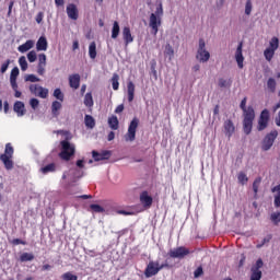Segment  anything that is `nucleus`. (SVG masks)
<instances>
[{
  "label": "nucleus",
  "instance_id": "nucleus-1",
  "mask_svg": "<svg viewBox=\"0 0 280 280\" xmlns=\"http://www.w3.org/2000/svg\"><path fill=\"white\" fill-rule=\"evenodd\" d=\"M163 19V3L158 4L154 13H151L149 18V27H151L154 36L159 34V27H161Z\"/></svg>",
  "mask_w": 280,
  "mask_h": 280
},
{
  "label": "nucleus",
  "instance_id": "nucleus-2",
  "mask_svg": "<svg viewBox=\"0 0 280 280\" xmlns=\"http://www.w3.org/2000/svg\"><path fill=\"white\" fill-rule=\"evenodd\" d=\"M253 121H255V108L247 106V109L243 110V132L250 135L253 132Z\"/></svg>",
  "mask_w": 280,
  "mask_h": 280
},
{
  "label": "nucleus",
  "instance_id": "nucleus-3",
  "mask_svg": "<svg viewBox=\"0 0 280 280\" xmlns=\"http://www.w3.org/2000/svg\"><path fill=\"white\" fill-rule=\"evenodd\" d=\"M75 156V144L70 143L67 140L60 141V152H59V159L61 161H71Z\"/></svg>",
  "mask_w": 280,
  "mask_h": 280
},
{
  "label": "nucleus",
  "instance_id": "nucleus-4",
  "mask_svg": "<svg viewBox=\"0 0 280 280\" xmlns=\"http://www.w3.org/2000/svg\"><path fill=\"white\" fill-rule=\"evenodd\" d=\"M14 156V147H12V143H7L4 153L0 155V161L3 163L5 170H14V161H12Z\"/></svg>",
  "mask_w": 280,
  "mask_h": 280
},
{
  "label": "nucleus",
  "instance_id": "nucleus-5",
  "mask_svg": "<svg viewBox=\"0 0 280 280\" xmlns=\"http://www.w3.org/2000/svg\"><path fill=\"white\" fill-rule=\"evenodd\" d=\"M277 137H279V131L272 130L269 133L265 136L262 139L261 150L264 152H268L272 145H275V141L277 140Z\"/></svg>",
  "mask_w": 280,
  "mask_h": 280
},
{
  "label": "nucleus",
  "instance_id": "nucleus-6",
  "mask_svg": "<svg viewBox=\"0 0 280 280\" xmlns=\"http://www.w3.org/2000/svg\"><path fill=\"white\" fill-rule=\"evenodd\" d=\"M207 44L202 38L199 39V47L197 49L196 58L199 62H209V58H211V54L207 50Z\"/></svg>",
  "mask_w": 280,
  "mask_h": 280
},
{
  "label": "nucleus",
  "instance_id": "nucleus-7",
  "mask_svg": "<svg viewBox=\"0 0 280 280\" xmlns=\"http://www.w3.org/2000/svg\"><path fill=\"white\" fill-rule=\"evenodd\" d=\"M268 124H270V112L268 109H262L258 117V132H262V130H266V128H268Z\"/></svg>",
  "mask_w": 280,
  "mask_h": 280
},
{
  "label": "nucleus",
  "instance_id": "nucleus-8",
  "mask_svg": "<svg viewBox=\"0 0 280 280\" xmlns=\"http://www.w3.org/2000/svg\"><path fill=\"white\" fill-rule=\"evenodd\" d=\"M137 128H139V118L135 117L129 124L125 141H135L137 139Z\"/></svg>",
  "mask_w": 280,
  "mask_h": 280
},
{
  "label": "nucleus",
  "instance_id": "nucleus-9",
  "mask_svg": "<svg viewBox=\"0 0 280 280\" xmlns=\"http://www.w3.org/2000/svg\"><path fill=\"white\" fill-rule=\"evenodd\" d=\"M261 268H264V260L261 258H258L256 260V264L253 265L250 268V280H261Z\"/></svg>",
  "mask_w": 280,
  "mask_h": 280
},
{
  "label": "nucleus",
  "instance_id": "nucleus-10",
  "mask_svg": "<svg viewBox=\"0 0 280 280\" xmlns=\"http://www.w3.org/2000/svg\"><path fill=\"white\" fill-rule=\"evenodd\" d=\"M189 248L185 247V246H179L177 248H173L168 252V257H171L172 259H185V257H187V255H189Z\"/></svg>",
  "mask_w": 280,
  "mask_h": 280
},
{
  "label": "nucleus",
  "instance_id": "nucleus-11",
  "mask_svg": "<svg viewBox=\"0 0 280 280\" xmlns=\"http://www.w3.org/2000/svg\"><path fill=\"white\" fill-rule=\"evenodd\" d=\"M30 92L32 93V95L40 97L42 100H47V97L49 96V90L38 84H31Z\"/></svg>",
  "mask_w": 280,
  "mask_h": 280
},
{
  "label": "nucleus",
  "instance_id": "nucleus-12",
  "mask_svg": "<svg viewBox=\"0 0 280 280\" xmlns=\"http://www.w3.org/2000/svg\"><path fill=\"white\" fill-rule=\"evenodd\" d=\"M139 200L144 211L151 209L154 202V199L152 198V196H150V192H148V190H143L142 192H140Z\"/></svg>",
  "mask_w": 280,
  "mask_h": 280
},
{
  "label": "nucleus",
  "instance_id": "nucleus-13",
  "mask_svg": "<svg viewBox=\"0 0 280 280\" xmlns=\"http://www.w3.org/2000/svg\"><path fill=\"white\" fill-rule=\"evenodd\" d=\"M159 272H161V268H159V261H149L144 270V276L147 277V279H150V277L159 275Z\"/></svg>",
  "mask_w": 280,
  "mask_h": 280
},
{
  "label": "nucleus",
  "instance_id": "nucleus-14",
  "mask_svg": "<svg viewBox=\"0 0 280 280\" xmlns=\"http://www.w3.org/2000/svg\"><path fill=\"white\" fill-rule=\"evenodd\" d=\"M66 12L68 14V18L71 19V21H78V18L80 16L78 5H75L74 3H69L66 8Z\"/></svg>",
  "mask_w": 280,
  "mask_h": 280
},
{
  "label": "nucleus",
  "instance_id": "nucleus-15",
  "mask_svg": "<svg viewBox=\"0 0 280 280\" xmlns=\"http://www.w3.org/2000/svg\"><path fill=\"white\" fill-rule=\"evenodd\" d=\"M223 128L228 139H231L233 135H235V125L233 124V120L231 119L225 120Z\"/></svg>",
  "mask_w": 280,
  "mask_h": 280
},
{
  "label": "nucleus",
  "instance_id": "nucleus-16",
  "mask_svg": "<svg viewBox=\"0 0 280 280\" xmlns=\"http://www.w3.org/2000/svg\"><path fill=\"white\" fill-rule=\"evenodd\" d=\"M122 39L125 42L126 47H128L130 43L135 42V37L132 36V33L128 26H125L122 28Z\"/></svg>",
  "mask_w": 280,
  "mask_h": 280
},
{
  "label": "nucleus",
  "instance_id": "nucleus-17",
  "mask_svg": "<svg viewBox=\"0 0 280 280\" xmlns=\"http://www.w3.org/2000/svg\"><path fill=\"white\" fill-rule=\"evenodd\" d=\"M242 47L243 44L240 43L235 52V60L238 65V69H244V55L242 54Z\"/></svg>",
  "mask_w": 280,
  "mask_h": 280
},
{
  "label": "nucleus",
  "instance_id": "nucleus-18",
  "mask_svg": "<svg viewBox=\"0 0 280 280\" xmlns=\"http://www.w3.org/2000/svg\"><path fill=\"white\" fill-rule=\"evenodd\" d=\"M92 156L94 161H107V159H110V151H103V152H97V151H92Z\"/></svg>",
  "mask_w": 280,
  "mask_h": 280
},
{
  "label": "nucleus",
  "instance_id": "nucleus-19",
  "mask_svg": "<svg viewBox=\"0 0 280 280\" xmlns=\"http://www.w3.org/2000/svg\"><path fill=\"white\" fill-rule=\"evenodd\" d=\"M69 86L74 91H78V89H80V75L78 73L69 75Z\"/></svg>",
  "mask_w": 280,
  "mask_h": 280
},
{
  "label": "nucleus",
  "instance_id": "nucleus-20",
  "mask_svg": "<svg viewBox=\"0 0 280 280\" xmlns=\"http://www.w3.org/2000/svg\"><path fill=\"white\" fill-rule=\"evenodd\" d=\"M19 73H20L19 67H14L11 70V73H10V84H11L12 89H16L18 88L16 78H19Z\"/></svg>",
  "mask_w": 280,
  "mask_h": 280
},
{
  "label": "nucleus",
  "instance_id": "nucleus-21",
  "mask_svg": "<svg viewBox=\"0 0 280 280\" xmlns=\"http://www.w3.org/2000/svg\"><path fill=\"white\" fill-rule=\"evenodd\" d=\"M13 110L18 114V117L25 115V104L21 101L14 103Z\"/></svg>",
  "mask_w": 280,
  "mask_h": 280
},
{
  "label": "nucleus",
  "instance_id": "nucleus-22",
  "mask_svg": "<svg viewBox=\"0 0 280 280\" xmlns=\"http://www.w3.org/2000/svg\"><path fill=\"white\" fill-rule=\"evenodd\" d=\"M127 95L129 103L135 101V83L132 81L127 83Z\"/></svg>",
  "mask_w": 280,
  "mask_h": 280
},
{
  "label": "nucleus",
  "instance_id": "nucleus-23",
  "mask_svg": "<svg viewBox=\"0 0 280 280\" xmlns=\"http://www.w3.org/2000/svg\"><path fill=\"white\" fill-rule=\"evenodd\" d=\"M47 38L45 36L39 37L36 44L37 51H47Z\"/></svg>",
  "mask_w": 280,
  "mask_h": 280
},
{
  "label": "nucleus",
  "instance_id": "nucleus-24",
  "mask_svg": "<svg viewBox=\"0 0 280 280\" xmlns=\"http://www.w3.org/2000/svg\"><path fill=\"white\" fill-rule=\"evenodd\" d=\"M32 47H34V40L28 39V40H26L24 44L20 45V46L18 47V50H19L21 54H25V51H30V49H32Z\"/></svg>",
  "mask_w": 280,
  "mask_h": 280
},
{
  "label": "nucleus",
  "instance_id": "nucleus-25",
  "mask_svg": "<svg viewBox=\"0 0 280 280\" xmlns=\"http://www.w3.org/2000/svg\"><path fill=\"white\" fill-rule=\"evenodd\" d=\"M62 108V103L58 101H54L51 104V113L54 117H58L60 115V109Z\"/></svg>",
  "mask_w": 280,
  "mask_h": 280
},
{
  "label": "nucleus",
  "instance_id": "nucleus-26",
  "mask_svg": "<svg viewBox=\"0 0 280 280\" xmlns=\"http://www.w3.org/2000/svg\"><path fill=\"white\" fill-rule=\"evenodd\" d=\"M108 126L112 130H119V119L113 115L108 118Z\"/></svg>",
  "mask_w": 280,
  "mask_h": 280
},
{
  "label": "nucleus",
  "instance_id": "nucleus-27",
  "mask_svg": "<svg viewBox=\"0 0 280 280\" xmlns=\"http://www.w3.org/2000/svg\"><path fill=\"white\" fill-rule=\"evenodd\" d=\"M89 56L92 60L97 58V44L95 42H92L89 46Z\"/></svg>",
  "mask_w": 280,
  "mask_h": 280
},
{
  "label": "nucleus",
  "instance_id": "nucleus-28",
  "mask_svg": "<svg viewBox=\"0 0 280 280\" xmlns=\"http://www.w3.org/2000/svg\"><path fill=\"white\" fill-rule=\"evenodd\" d=\"M164 56L165 58H168V60H174V47H172V44L165 45Z\"/></svg>",
  "mask_w": 280,
  "mask_h": 280
},
{
  "label": "nucleus",
  "instance_id": "nucleus-29",
  "mask_svg": "<svg viewBox=\"0 0 280 280\" xmlns=\"http://www.w3.org/2000/svg\"><path fill=\"white\" fill-rule=\"evenodd\" d=\"M83 104L88 107V108H93V94L91 92H88L84 96V101Z\"/></svg>",
  "mask_w": 280,
  "mask_h": 280
},
{
  "label": "nucleus",
  "instance_id": "nucleus-30",
  "mask_svg": "<svg viewBox=\"0 0 280 280\" xmlns=\"http://www.w3.org/2000/svg\"><path fill=\"white\" fill-rule=\"evenodd\" d=\"M42 174H51L56 172V163H50L40 168Z\"/></svg>",
  "mask_w": 280,
  "mask_h": 280
},
{
  "label": "nucleus",
  "instance_id": "nucleus-31",
  "mask_svg": "<svg viewBox=\"0 0 280 280\" xmlns=\"http://www.w3.org/2000/svg\"><path fill=\"white\" fill-rule=\"evenodd\" d=\"M267 89L270 91V93H275V91H277V81L269 78L267 81Z\"/></svg>",
  "mask_w": 280,
  "mask_h": 280
},
{
  "label": "nucleus",
  "instance_id": "nucleus-32",
  "mask_svg": "<svg viewBox=\"0 0 280 280\" xmlns=\"http://www.w3.org/2000/svg\"><path fill=\"white\" fill-rule=\"evenodd\" d=\"M268 49H272L273 51L279 49V37H272L270 39Z\"/></svg>",
  "mask_w": 280,
  "mask_h": 280
},
{
  "label": "nucleus",
  "instance_id": "nucleus-33",
  "mask_svg": "<svg viewBox=\"0 0 280 280\" xmlns=\"http://www.w3.org/2000/svg\"><path fill=\"white\" fill-rule=\"evenodd\" d=\"M231 84H233V81H231V79H219L220 89H231Z\"/></svg>",
  "mask_w": 280,
  "mask_h": 280
},
{
  "label": "nucleus",
  "instance_id": "nucleus-34",
  "mask_svg": "<svg viewBox=\"0 0 280 280\" xmlns=\"http://www.w3.org/2000/svg\"><path fill=\"white\" fill-rule=\"evenodd\" d=\"M112 86L114 91H119V74L114 73L112 77Z\"/></svg>",
  "mask_w": 280,
  "mask_h": 280
},
{
  "label": "nucleus",
  "instance_id": "nucleus-35",
  "mask_svg": "<svg viewBox=\"0 0 280 280\" xmlns=\"http://www.w3.org/2000/svg\"><path fill=\"white\" fill-rule=\"evenodd\" d=\"M85 126L86 128H95V118L91 115H85Z\"/></svg>",
  "mask_w": 280,
  "mask_h": 280
},
{
  "label": "nucleus",
  "instance_id": "nucleus-36",
  "mask_svg": "<svg viewBox=\"0 0 280 280\" xmlns=\"http://www.w3.org/2000/svg\"><path fill=\"white\" fill-rule=\"evenodd\" d=\"M275 51L276 50H273L272 48L265 49L264 56L268 62H270V60H272V58H275Z\"/></svg>",
  "mask_w": 280,
  "mask_h": 280
},
{
  "label": "nucleus",
  "instance_id": "nucleus-37",
  "mask_svg": "<svg viewBox=\"0 0 280 280\" xmlns=\"http://www.w3.org/2000/svg\"><path fill=\"white\" fill-rule=\"evenodd\" d=\"M119 36V22L115 21L112 28V38H117Z\"/></svg>",
  "mask_w": 280,
  "mask_h": 280
},
{
  "label": "nucleus",
  "instance_id": "nucleus-38",
  "mask_svg": "<svg viewBox=\"0 0 280 280\" xmlns=\"http://www.w3.org/2000/svg\"><path fill=\"white\" fill-rule=\"evenodd\" d=\"M20 261L25 262V261H34V254L30 253H23L20 256Z\"/></svg>",
  "mask_w": 280,
  "mask_h": 280
},
{
  "label": "nucleus",
  "instance_id": "nucleus-39",
  "mask_svg": "<svg viewBox=\"0 0 280 280\" xmlns=\"http://www.w3.org/2000/svg\"><path fill=\"white\" fill-rule=\"evenodd\" d=\"M259 185H261V177H256L253 183V191L255 196L259 192Z\"/></svg>",
  "mask_w": 280,
  "mask_h": 280
},
{
  "label": "nucleus",
  "instance_id": "nucleus-40",
  "mask_svg": "<svg viewBox=\"0 0 280 280\" xmlns=\"http://www.w3.org/2000/svg\"><path fill=\"white\" fill-rule=\"evenodd\" d=\"M237 180L241 185H246V183H248V176H246V173L240 172L237 175Z\"/></svg>",
  "mask_w": 280,
  "mask_h": 280
},
{
  "label": "nucleus",
  "instance_id": "nucleus-41",
  "mask_svg": "<svg viewBox=\"0 0 280 280\" xmlns=\"http://www.w3.org/2000/svg\"><path fill=\"white\" fill-rule=\"evenodd\" d=\"M58 135H62V137L65 138L63 141H71V139H73V135L67 130H59Z\"/></svg>",
  "mask_w": 280,
  "mask_h": 280
},
{
  "label": "nucleus",
  "instance_id": "nucleus-42",
  "mask_svg": "<svg viewBox=\"0 0 280 280\" xmlns=\"http://www.w3.org/2000/svg\"><path fill=\"white\" fill-rule=\"evenodd\" d=\"M54 97H56V100H59V102H65V94L62 93V90H60V89H55Z\"/></svg>",
  "mask_w": 280,
  "mask_h": 280
},
{
  "label": "nucleus",
  "instance_id": "nucleus-43",
  "mask_svg": "<svg viewBox=\"0 0 280 280\" xmlns=\"http://www.w3.org/2000/svg\"><path fill=\"white\" fill-rule=\"evenodd\" d=\"M90 209H92V211H94V213H104V207L97 205V203H92L90 205Z\"/></svg>",
  "mask_w": 280,
  "mask_h": 280
},
{
  "label": "nucleus",
  "instance_id": "nucleus-44",
  "mask_svg": "<svg viewBox=\"0 0 280 280\" xmlns=\"http://www.w3.org/2000/svg\"><path fill=\"white\" fill-rule=\"evenodd\" d=\"M62 280H78V276L73 275L71 271L65 272L61 276Z\"/></svg>",
  "mask_w": 280,
  "mask_h": 280
},
{
  "label": "nucleus",
  "instance_id": "nucleus-45",
  "mask_svg": "<svg viewBox=\"0 0 280 280\" xmlns=\"http://www.w3.org/2000/svg\"><path fill=\"white\" fill-rule=\"evenodd\" d=\"M19 65L23 71H27V59H25V56L19 58Z\"/></svg>",
  "mask_w": 280,
  "mask_h": 280
},
{
  "label": "nucleus",
  "instance_id": "nucleus-46",
  "mask_svg": "<svg viewBox=\"0 0 280 280\" xmlns=\"http://www.w3.org/2000/svg\"><path fill=\"white\" fill-rule=\"evenodd\" d=\"M25 82H40V79L36 74H27L24 78Z\"/></svg>",
  "mask_w": 280,
  "mask_h": 280
},
{
  "label": "nucleus",
  "instance_id": "nucleus-47",
  "mask_svg": "<svg viewBox=\"0 0 280 280\" xmlns=\"http://www.w3.org/2000/svg\"><path fill=\"white\" fill-rule=\"evenodd\" d=\"M250 12H253V1L247 0L245 4V14L250 15Z\"/></svg>",
  "mask_w": 280,
  "mask_h": 280
},
{
  "label": "nucleus",
  "instance_id": "nucleus-48",
  "mask_svg": "<svg viewBox=\"0 0 280 280\" xmlns=\"http://www.w3.org/2000/svg\"><path fill=\"white\" fill-rule=\"evenodd\" d=\"M40 104V101L38 98H31L30 100V106L33 108V110H36Z\"/></svg>",
  "mask_w": 280,
  "mask_h": 280
},
{
  "label": "nucleus",
  "instance_id": "nucleus-49",
  "mask_svg": "<svg viewBox=\"0 0 280 280\" xmlns=\"http://www.w3.org/2000/svg\"><path fill=\"white\" fill-rule=\"evenodd\" d=\"M38 65L47 66V55L45 54L38 55Z\"/></svg>",
  "mask_w": 280,
  "mask_h": 280
},
{
  "label": "nucleus",
  "instance_id": "nucleus-50",
  "mask_svg": "<svg viewBox=\"0 0 280 280\" xmlns=\"http://www.w3.org/2000/svg\"><path fill=\"white\" fill-rule=\"evenodd\" d=\"M28 62H36V51L32 50L27 54Z\"/></svg>",
  "mask_w": 280,
  "mask_h": 280
},
{
  "label": "nucleus",
  "instance_id": "nucleus-51",
  "mask_svg": "<svg viewBox=\"0 0 280 280\" xmlns=\"http://www.w3.org/2000/svg\"><path fill=\"white\" fill-rule=\"evenodd\" d=\"M202 275H205V271H203L202 267H198V268L194 271V277H195V279H198V277H202Z\"/></svg>",
  "mask_w": 280,
  "mask_h": 280
},
{
  "label": "nucleus",
  "instance_id": "nucleus-52",
  "mask_svg": "<svg viewBox=\"0 0 280 280\" xmlns=\"http://www.w3.org/2000/svg\"><path fill=\"white\" fill-rule=\"evenodd\" d=\"M270 240H272V234H268L261 242V244L257 245V248H261V246H264L265 244H268V242H270Z\"/></svg>",
  "mask_w": 280,
  "mask_h": 280
},
{
  "label": "nucleus",
  "instance_id": "nucleus-53",
  "mask_svg": "<svg viewBox=\"0 0 280 280\" xmlns=\"http://www.w3.org/2000/svg\"><path fill=\"white\" fill-rule=\"evenodd\" d=\"M12 244H13V246H19V244H21L22 246H25L27 244V242H25V241H23L21 238H14L12 241Z\"/></svg>",
  "mask_w": 280,
  "mask_h": 280
},
{
  "label": "nucleus",
  "instance_id": "nucleus-54",
  "mask_svg": "<svg viewBox=\"0 0 280 280\" xmlns=\"http://www.w3.org/2000/svg\"><path fill=\"white\" fill-rule=\"evenodd\" d=\"M246 102H248V98L247 97H244L242 101H241V104H240V108L241 110H247L248 107L246 106Z\"/></svg>",
  "mask_w": 280,
  "mask_h": 280
},
{
  "label": "nucleus",
  "instance_id": "nucleus-55",
  "mask_svg": "<svg viewBox=\"0 0 280 280\" xmlns=\"http://www.w3.org/2000/svg\"><path fill=\"white\" fill-rule=\"evenodd\" d=\"M8 67H10V59H8L4 63H2L1 66V73H5V71H8Z\"/></svg>",
  "mask_w": 280,
  "mask_h": 280
},
{
  "label": "nucleus",
  "instance_id": "nucleus-56",
  "mask_svg": "<svg viewBox=\"0 0 280 280\" xmlns=\"http://www.w3.org/2000/svg\"><path fill=\"white\" fill-rule=\"evenodd\" d=\"M45 67H47V66L37 65V73H38V75H45Z\"/></svg>",
  "mask_w": 280,
  "mask_h": 280
},
{
  "label": "nucleus",
  "instance_id": "nucleus-57",
  "mask_svg": "<svg viewBox=\"0 0 280 280\" xmlns=\"http://www.w3.org/2000/svg\"><path fill=\"white\" fill-rule=\"evenodd\" d=\"M45 14L43 12H39L36 15V23H43V19H44Z\"/></svg>",
  "mask_w": 280,
  "mask_h": 280
},
{
  "label": "nucleus",
  "instance_id": "nucleus-58",
  "mask_svg": "<svg viewBox=\"0 0 280 280\" xmlns=\"http://www.w3.org/2000/svg\"><path fill=\"white\" fill-rule=\"evenodd\" d=\"M273 203L276 208L280 207V192L275 197Z\"/></svg>",
  "mask_w": 280,
  "mask_h": 280
},
{
  "label": "nucleus",
  "instance_id": "nucleus-59",
  "mask_svg": "<svg viewBox=\"0 0 280 280\" xmlns=\"http://www.w3.org/2000/svg\"><path fill=\"white\" fill-rule=\"evenodd\" d=\"M115 113L119 115V113H124V104H120L116 107Z\"/></svg>",
  "mask_w": 280,
  "mask_h": 280
},
{
  "label": "nucleus",
  "instance_id": "nucleus-60",
  "mask_svg": "<svg viewBox=\"0 0 280 280\" xmlns=\"http://www.w3.org/2000/svg\"><path fill=\"white\" fill-rule=\"evenodd\" d=\"M77 167H79L80 170L84 168V160H78Z\"/></svg>",
  "mask_w": 280,
  "mask_h": 280
},
{
  "label": "nucleus",
  "instance_id": "nucleus-61",
  "mask_svg": "<svg viewBox=\"0 0 280 280\" xmlns=\"http://www.w3.org/2000/svg\"><path fill=\"white\" fill-rule=\"evenodd\" d=\"M115 139V133L114 131H110L107 136V141H113Z\"/></svg>",
  "mask_w": 280,
  "mask_h": 280
},
{
  "label": "nucleus",
  "instance_id": "nucleus-62",
  "mask_svg": "<svg viewBox=\"0 0 280 280\" xmlns=\"http://www.w3.org/2000/svg\"><path fill=\"white\" fill-rule=\"evenodd\" d=\"M272 194L277 192L280 194V184L271 188Z\"/></svg>",
  "mask_w": 280,
  "mask_h": 280
},
{
  "label": "nucleus",
  "instance_id": "nucleus-63",
  "mask_svg": "<svg viewBox=\"0 0 280 280\" xmlns=\"http://www.w3.org/2000/svg\"><path fill=\"white\" fill-rule=\"evenodd\" d=\"M159 268H160V270H163V268H171V267H170V264L164 262L162 265H159Z\"/></svg>",
  "mask_w": 280,
  "mask_h": 280
},
{
  "label": "nucleus",
  "instance_id": "nucleus-64",
  "mask_svg": "<svg viewBox=\"0 0 280 280\" xmlns=\"http://www.w3.org/2000/svg\"><path fill=\"white\" fill-rule=\"evenodd\" d=\"M276 126L280 128V110L278 113V117H276Z\"/></svg>",
  "mask_w": 280,
  "mask_h": 280
}]
</instances>
